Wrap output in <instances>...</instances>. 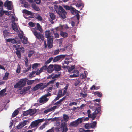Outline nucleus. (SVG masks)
<instances>
[{"label": "nucleus", "instance_id": "nucleus-1", "mask_svg": "<svg viewBox=\"0 0 132 132\" xmlns=\"http://www.w3.org/2000/svg\"><path fill=\"white\" fill-rule=\"evenodd\" d=\"M27 78L24 79H22L14 85V88H18L19 90H21L23 87L25 86L26 82H27V84L28 85H31L34 83V80H28ZM38 80L39 79H36L35 80Z\"/></svg>", "mask_w": 132, "mask_h": 132}, {"label": "nucleus", "instance_id": "nucleus-2", "mask_svg": "<svg viewBox=\"0 0 132 132\" xmlns=\"http://www.w3.org/2000/svg\"><path fill=\"white\" fill-rule=\"evenodd\" d=\"M54 8L56 12L60 17L63 19L66 18L67 13L62 6H60L58 7L57 5H55Z\"/></svg>", "mask_w": 132, "mask_h": 132}, {"label": "nucleus", "instance_id": "nucleus-3", "mask_svg": "<svg viewBox=\"0 0 132 132\" xmlns=\"http://www.w3.org/2000/svg\"><path fill=\"white\" fill-rule=\"evenodd\" d=\"M45 37L47 38V45L49 48H50L53 47L52 42L53 40V37L51 36L50 31L49 30L45 32Z\"/></svg>", "mask_w": 132, "mask_h": 132}, {"label": "nucleus", "instance_id": "nucleus-4", "mask_svg": "<svg viewBox=\"0 0 132 132\" xmlns=\"http://www.w3.org/2000/svg\"><path fill=\"white\" fill-rule=\"evenodd\" d=\"M31 31L38 39L40 41L44 40V36L43 34L40 32L38 33L37 31H36V29L35 28H31Z\"/></svg>", "mask_w": 132, "mask_h": 132}, {"label": "nucleus", "instance_id": "nucleus-5", "mask_svg": "<svg viewBox=\"0 0 132 132\" xmlns=\"http://www.w3.org/2000/svg\"><path fill=\"white\" fill-rule=\"evenodd\" d=\"M67 126V124L63 122L61 123L58 128H55V129L57 131L60 132L62 131V132H66L68 130Z\"/></svg>", "mask_w": 132, "mask_h": 132}, {"label": "nucleus", "instance_id": "nucleus-6", "mask_svg": "<svg viewBox=\"0 0 132 132\" xmlns=\"http://www.w3.org/2000/svg\"><path fill=\"white\" fill-rule=\"evenodd\" d=\"M46 87V83L42 82L36 85L33 87V90L34 91H36L38 89L42 90Z\"/></svg>", "mask_w": 132, "mask_h": 132}, {"label": "nucleus", "instance_id": "nucleus-7", "mask_svg": "<svg viewBox=\"0 0 132 132\" xmlns=\"http://www.w3.org/2000/svg\"><path fill=\"white\" fill-rule=\"evenodd\" d=\"M6 41L11 42L12 44H20V41L18 37L14 38H9L6 39Z\"/></svg>", "mask_w": 132, "mask_h": 132}, {"label": "nucleus", "instance_id": "nucleus-8", "mask_svg": "<svg viewBox=\"0 0 132 132\" xmlns=\"http://www.w3.org/2000/svg\"><path fill=\"white\" fill-rule=\"evenodd\" d=\"M66 55H60L55 57L53 59V61L54 62H55L60 60H62L65 57Z\"/></svg>", "mask_w": 132, "mask_h": 132}, {"label": "nucleus", "instance_id": "nucleus-9", "mask_svg": "<svg viewBox=\"0 0 132 132\" xmlns=\"http://www.w3.org/2000/svg\"><path fill=\"white\" fill-rule=\"evenodd\" d=\"M49 99L46 98L44 95H43L39 100V103L44 104L46 103L48 100Z\"/></svg>", "mask_w": 132, "mask_h": 132}, {"label": "nucleus", "instance_id": "nucleus-10", "mask_svg": "<svg viewBox=\"0 0 132 132\" xmlns=\"http://www.w3.org/2000/svg\"><path fill=\"white\" fill-rule=\"evenodd\" d=\"M13 47L16 50H21V52L22 53H23L24 51V48L23 47L17 44L13 45Z\"/></svg>", "mask_w": 132, "mask_h": 132}, {"label": "nucleus", "instance_id": "nucleus-11", "mask_svg": "<svg viewBox=\"0 0 132 132\" xmlns=\"http://www.w3.org/2000/svg\"><path fill=\"white\" fill-rule=\"evenodd\" d=\"M11 3V1H8L7 2L6 1L4 3V6L5 7H7V9L9 10H11L12 9Z\"/></svg>", "mask_w": 132, "mask_h": 132}, {"label": "nucleus", "instance_id": "nucleus-12", "mask_svg": "<svg viewBox=\"0 0 132 132\" xmlns=\"http://www.w3.org/2000/svg\"><path fill=\"white\" fill-rule=\"evenodd\" d=\"M38 123L37 120H35L32 122L31 123L30 125L29 126V127L31 129L32 128H34L36 127L38 125Z\"/></svg>", "mask_w": 132, "mask_h": 132}, {"label": "nucleus", "instance_id": "nucleus-13", "mask_svg": "<svg viewBox=\"0 0 132 132\" xmlns=\"http://www.w3.org/2000/svg\"><path fill=\"white\" fill-rule=\"evenodd\" d=\"M54 70V65L50 64L47 67V72L49 73H52Z\"/></svg>", "mask_w": 132, "mask_h": 132}, {"label": "nucleus", "instance_id": "nucleus-14", "mask_svg": "<svg viewBox=\"0 0 132 132\" xmlns=\"http://www.w3.org/2000/svg\"><path fill=\"white\" fill-rule=\"evenodd\" d=\"M54 70L55 71H60L61 70V67L59 65L54 64Z\"/></svg>", "mask_w": 132, "mask_h": 132}, {"label": "nucleus", "instance_id": "nucleus-15", "mask_svg": "<svg viewBox=\"0 0 132 132\" xmlns=\"http://www.w3.org/2000/svg\"><path fill=\"white\" fill-rule=\"evenodd\" d=\"M70 11L71 13L73 15L75 14L76 13H78L79 12H80L79 11L77 10L72 6L71 8Z\"/></svg>", "mask_w": 132, "mask_h": 132}, {"label": "nucleus", "instance_id": "nucleus-16", "mask_svg": "<svg viewBox=\"0 0 132 132\" xmlns=\"http://www.w3.org/2000/svg\"><path fill=\"white\" fill-rule=\"evenodd\" d=\"M98 114L97 113L96 111H94L92 114H91L89 117V118H91L92 120H94L95 118L97 116Z\"/></svg>", "mask_w": 132, "mask_h": 132}, {"label": "nucleus", "instance_id": "nucleus-17", "mask_svg": "<svg viewBox=\"0 0 132 132\" xmlns=\"http://www.w3.org/2000/svg\"><path fill=\"white\" fill-rule=\"evenodd\" d=\"M3 33L4 38H6L10 36V33L6 30L3 31Z\"/></svg>", "mask_w": 132, "mask_h": 132}, {"label": "nucleus", "instance_id": "nucleus-18", "mask_svg": "<svg viewBox=\"0 0 132 132\" xmlns=\"http://www.w3.org/2000/svg\"><path fill=\"white\" fill-rule=\"evenodd\" d=\"M29 112V114L30 115H32L35 113L36 110L35 109H31L28 110Z\"/></svg>", "mask_w": 132, "mask_h": 132}, {"label": "nucleus", "instance_id": "nucleus-19", "mask_svg": "<svg viewBox=\"0 0 132 132\" xmlns=\"http://www.w3.org/2000/svg\"><path fill=\"white\" fill-rule=\"evenodd\" d=\"M78 125V123H77L76 120L70 123V126L71 127H76Z\"/></svg>", "mask_w": 132, "mask_h": 132}, {"label": "nucleus", "instance_id": "nucleus-20", "mask_svg": "<svg viewBox=\"0 0 132 132\" xmlns=\"http://www.w3.org/2000/svg\"><path fill=\"white\" fill-rule=\"evenodd\" d=\"M37 28L36 27H35V28L36 29V31L38 30L40 32H42V29L41 26L39 23H37Z\"/></svg>", "mask_w": 132, "mask_h": 132}, {"label": "nucleus", "instance_id": "nucleus-21", "mask_svg": "<svg viewBox=\"0 0 132 132\" xmlns=\"http://www.w3.org/2000/svg\"><path fill=\"white\" fill-rule=\"evenodd\" d=\"M60 34L62 37L64 38L67 37L68 35V34L67 33L64 32L62 31L61 32Z\"/></svg>", "mask_w": 132, "mask_h": 132}, {"label": "nucleus", "instance_id": "nucleus-22", "mask_svg": "<svg viewBox=\"0 0 132 132\" xmlns=\"http://www.w3.org/2000/svg\"><path fill=\"white\" fill-rule=\"evenodd\" d=\"M63 119L65 122H67L69 118V117L68 115L66 114H63Z\"/></svg>", "mask_w": 132, "mask_h": 132}, {"label": "nucleus", "instance_id": "nucleus-23", "mask_svg": "<svg viewBox=\"0 0 132 132\" xmlns=\"http://www.w3.org/2000/svg\"><path fill=\"white\" fill-rule=\"evenodd\" d=\"M22 43L24 44H26L27 43V38L25 37H23L21 39Z\"/></svg>", "mask_w": 132, "mask_h": 132}, {"label": "nucleus", "instance_id": "nucleus-24", "mask_svg": "<svg viewBox=\"0 0 132 132\" xmlns=\"http://www.w3.org/2000/svg\"><path fill=\"white\" fill-rule=\"evenodd\" d=\"M23 13H25L26 14L31 15L32 14V12L29 11L26 9H24L23 11Z\"/></svg>", "mask_w": 132, "mask_h": 132}, {"label": "nucleus", "instance_id": "nucleus-25", "mask_svg": "<svg viewBox=\"0 0 132 132\" xmlns=\"http://www.w3.org/2000/svg\"><path fill=\"white\" fill-rule=\"evenodd\" d=\"M34 52V51L32 50H30L28 52V57H30L33 54Z\"/></svg>", "mask_w": 132, "mask_h": 132}, {"label": "nucleus", "instance_id": "nucleus-26", "mask_svg": "<svg viewBox=\"0 0 132 132\" xmlns=\"http://www.w3.org/2000/svg\"><path fill=\"white\" fill-rule=\"evenodd\" d=\"M21 50H17L16 52V54L18 57L19 58H20L21 57Z\"/></svg>", "mask_w": 132, "mask_h": 132}, {"label": "nucleus", "instance_id": "nucleus-27", "mask_svg": "<svg viewBox=\"0 0 132 132\" xmlns=\"http://www.w3.org/2000/svg\"><path fill=\"white\" fill-rule=\"evenodd\" d=\"M94 95H97L99 97H101L102 96V93L98 91L94 92Z\"/></svg>", "mask_w": 132, "mask_h": 132}, {"label": "nucleus", "instance_id": "nucleus-28", "mask_svg": "<svg viewBox=\"0 0 132 132\" xmlns=\"http://www.w3.org/2000/svg\"><path fill=\"white\" fill-rule=\"evenodd\" d=\"M50 15L51 20H54L55 18V15L53 13L50 12Z\"/></svg>", "mask_w": 132, "mask_h": 132}, {"label": "nucleus", "instance_id": "nucleus-29", "mask_svg": "<svg viewBox=\"0 0 132 132\" xmlns=\"http://www.w3.org/2000/svg\"><path fill=\"white\" fill-rule=\"evenodd\" d=\"M19 113V111L17 110H15L13 112L12 115V117L13 118L16 116Z\"/></svg>", "mask_w": 132, "mask_h": 132}, {"label": "nucleus", "instance_id": "nucleus-30", "mask_svg": "<svg viewBox=\"0 0 132 132\" xmlns=\"http://www.w3.org/2000/svg\"><path fill=\"white\" fill-rule=\"evenodd\" d=\"M9 73L7 72H6L5 73L4 76L3 78V79L4 80H7L8 79Z\"/></svg>", "mask_w": 132, "mask_h": 132}, {"label": "nucleus", "instance_id": "nucleus-31", "mask_svg": "<svg viewBox=\"0 0 132 132\" xmlns=\"http://www.w3.org/2000/svg\"><path fill=\"white\" fill-rule=\"evenodd\" d=\"M64 8L66 9L67 11L70 10L72 6H69L67 5H64L63 6Z\"/></svg>", "mask_w": 132, "mask_h": 132}, {"label": "nucleus", "instance_id": "nucleus-32", "mask_svg": "<svg viewBox=\"0 0 132 132\" xmlns=\"http://www.w3.org/2000/svg\"><path fill=\"white\" fill-rule=\"evenodd\" d=\"M31 88V86H29L27 87H24L23 89L24 90V92L27 93V91H28Z\"/></svg>", "mask_w": 132, "mask_h": 132}, {"label": "nucleus", "instance_id": "nucleus-33", "mask_svg": "<svg viewBox=\"0 0 132 132\" xmlns=\"http://www.w3.org/2000/svg\"><path fill=\"white\" fill-rule=\"evenodd\" d=\"M97 123L96 121H93L92 123L90 124L91 128H94L96 125Z\"/></svg>", "mask_w": 132, "mask_h": 132}, {"label": "nucleus", "instance_id": "nucleus-34", "mask_svg": "<svg viewBox=\"0 0 132 132\" xmlns=\"http://www.w3.org/2000/svg\"><path fill=\"white\" fill-rule=\"evenodd\" d=\"M53 60V57H50L45 62V64H47L50 63V62Z\"/></svg>", "mask_w": 132, "mask_h": 132}, {"label": "nucleus", "instance_id": "nucleus-35", "mask_svg": "<svg viewBox=\"0 0 132 132\" xmlns=\"http://www.w3.org/2000/svg\"><path fill=\"white\" fill-rule=\"evenodd\" d=\"M47 64H45V63H44V66H43L40 69V70H42L43 71V70H47V66L46 65Z\"/></svg>", "mask_w": 132, "mask_h": 132}, {"label": "nucleus", "instance_id": "nucleus-36", "mask_svg": "<svg viewBox=\"0 0 132 132\" xmlns=\"http://www.w3.org/2000/svg\"><path fill=\"white\" fill-rule=\"evenodd\" d=\"M22 123L23 126L24 127L25 125H26L27 123H29V122L28 120H24V121L23 122H21Z\"/></svg>", "mask_w": 132, "mask_h": 132}, {"label": "nucleus", "instance_id": "nucleus-37", "mask_svg": "<svg viewBox=\"0 0 132 132\" xmlns=\"http://www.w3.org/2000/svg\"><path fill=\"white\" fill-rule=\"evenodd\" d=\"M55 80V79H54L50 81L49 82H48L47 83H46V87H47L50 84L53 83Z\"/></svg>", "mask_w": 132, "mask_h": 132}, {"label": "nucleus", "instance_id": "nucleus-38", "mask_svg": "<svg viewBox=\"0 0 132 132\" xmlns=\"http://www.w3.org/2000/svg\"><path fill=\"white\" fill-rule=\"evenodd\" d=\"M82 118L83 117L79 118L77 120H76V121H77V123H78V124L79 123H80L82 122L83 121Z\"/></svg>", "mask_w": 132, "mask_h": 132}, {"label": "nucleus", "instance_id": "nucleus-39", "mask_svg": "<svg viewBox=\"0 0 132 132\" xmlns=\"http://www.w3.org/2000/svg\"><path fill=\"white\" fill-rule=\"evenodd\" d=\"M32 7L36 11H39L40 10L39 8L36 5H32Z\"/></svg>", "mask_w": 132, "mask_h": 132}, {"label": "nucleus", "instance_id": "nucleus-40", "mask_svg": "<svg viewBox=\"0 0 132 132\" xmlns=\"http://www.w3.org/2000/svg\"><path fill=\"white\" fill-rule=\"evenodd\" d=\"M23 127L21 122L20 123L16 126L17 128L20 129L22 128Z\"/></svg>", "mask_w": 132, "mask_h": 132}, {"label": "nucleus", "instance_id": "nucleus-41", "mask_svg": "<svg viewBox=\"0 0 132 132\" xmlns=\"http://www.w3.org/2000/svg\"><path fill=\"white\" fill-rule=\"evenodd\" d=\"M80 132H90L91 131L90 130H85L82 128L80 129L79 130Z\"/></svg>", "mask_w": 132, "mask_h": 132}, {"label": "nucleus", "instance_id": "nucleus-42", "mask_svg": "<svg viewBox=\"0 0 132 132\" xmlns=\"http://www.w3.org/2000/svg\"><path fill=\"white\" fill-rule=\"evenodd\" d=\"M61 102H60V100H59V101L55 103L54 104V105L56 106L57 107H59L61 105Z\"/></svg>", "mask_w": 132, "mask_h": 132}, {"label": "nucleus", "instance_id": "nucleus-43", "mask_svg": "<svg viewBox=\"0 0 132 132\" xmlns=\"http://www.w3.org/2000/svg\"><path fill=\"white\" fill-rule=\"evenodd\" d=\"M85 127L86 129H89L91 128L90 125L88 123H86L85 125Z\"/></svg>", "mask_w": 132, "mask_h": 132}, {"label": "nucleus", "instance_id": "nucleus-44", "mask_svg": "<svg viewBox=\"0 0 132 132\" xmlns=\"http://www.w3.org/2000/svg\"><path fill=\"white\" fill-rule=\"evenodd\" d=\"M60 52L59 49H57L54 51L53 55H57Z\"/></svg>", "mask_w": 132, "mask_h": 132}, {"label": "nucleus", "instance_id": "nucleus-45", "mask_svg": "<svg viewBox=\"0 0 132 132\" xmlns=\"http://www.w3.org/2000/svg\"><path fill=\"white\" fill-rule=\"evenodd\" d=\"M12 27L13 29L16 32H17L18 31V29L17 27V26L16 25L12 26Z\"/></svg>", "mask_w": 132, "mask_h": 132}, {"label": "nucleus", "instance_id": "nucleus-46", "mask_svg": "<svg viewBox=\"0 0 132 132\" xmlns=\"http://www.w3.org/2000/svg\"><path fill=\"white\" fill-rule=\"evenodd\" d=\"M20 67L19 64H18L17 66V69L16 70V72L18 73H20Z\"/></svg>", "mask_w": 132, "mask_h": 132}, {"label": "nucleus", "instance_id": "nucleus-47", "mask_svg": "<svg viewBox=\"0 0 132 132\" xmlns=\"http://www.w3.org/2000/svg\"><path fill=\"white\" fill-rule=\"evenodd\" d=\"M6 88H4L0 91V95H2L4 93L6 92Z\"/></svg>", "mask_w": 132, "mask_h": 132}, {"label": "nucleus", "instance_id": "nucleus-48", "mask_svg": "<svg viewBox=\"0 0 132 132\" xmlns=\"http://www.w3.org/2000/svg\"><path fill=\"white\" fill-rule=\"evenodd\" d=\"M57 96L60 97H61V96H63L62 94V91L61 90H59L58 92V93Z\"/></svg>", "mask_w": 132, "mask_h": 132}, {"label": "nucleus", "instance_id": "nucleus-49", "mask_svg": "<svg viewBox=\"0 0 132 132\" xmlns=\"http://www.w3.org/2000/svg\"><path fill=\"white\" fill-rule=\"evenodd\" d=\"M39 64L36 63L33 64L32 65V68L33 69H34L36 68L38 66Z\"/></svg>", "mask_w": 132, "mask_h": 132}, {"label": "nucleus", "instance_id": "nucleus-50", "mask_svg": "<svg viewBox=\"0 0 132 132\" xmlns=\"http://www.w3.org/2000/svg\"><path fill=\"white\" fill-rule=\"evenodd\" d=\"M29 112L28 111V110L25 111H24L23 113V115L24 116H27L28 115V114H29Z\"/></svg>", "mask_w": 132, "mask_h": 132}, {"label": "nucleus", "instance_id": "nucleus-51", "mask_svg": "<svg viewBox=\"0 0 132 132\" xmlns=\"http://www.w3.org/2000/svg\"><path fill=\"white\" fill-rule=\"evenodd\" d=\"M25 65L26 67L28 66V59L27 57L25 58Z\"/></svg>", "mask_w": 132, "mask_h": 132}, {"label": "nucleus", "instance_id": "nucleus-52", "mask_svg": "<svg viewBox=\"0 0 132 132\" xmlns=\"http://www.w3.org/2000/svg\"><path fill=\"white\" fill-rule=\"evenodd\" d=\"M77 103L76 102H70V103H69V106H71L74 105L76 106L77 105Z\"/></svg>", "mask_w": 132, "mask_h": 132}, {"label": "nucleus", "instance_id": "nucleus-53", "mask_svg": "<svg viewBox=\"0 0 132 132\" xmlns=\"http://www.w3.org/2000/svg\"><path fill=\"white\" fill-rule=\"evenodd\" d=\"M52 31L54 34L55 37V38H57L59 37V34L57 33H55V31L53 29L52 30Z\"/></svg>", "mask_w": 132, "mask_h": 132}, {"label": "nucleus", "instance_id": "nucleus-54", "mask_svg": "<svg viewBox=\"0 0 132 132\" xmlns=\"http://www.w3.org/2000/svg\"><path fill=\"white\" fill-rule=\"evenodd\" d=\"M4 10H3V9L0 10V16H2L4 14Z\"/></svg>", "mask_w": 132, "mask_h": 132}, {"label": "nucleus", "instance_id": "nucleus-55", "mask_svg": "<svg viewBox=\"0 0 132 132\" xmlns=\"http://www.w3.org/2000/svg\"><path fill=\"white\" fill-rule=\"evenodd\" d=\"M55 129L54 127H52L50 129L48 130L46 132H54Z\"/></svg>", "mask_w": 132, "mask_h": 132}, {"label": "nucleus", "instance_id": "nucleus-56", "mask_svg": "<svg viewBox=\"0 0 132 132\" xmlns=\"http://www.w3.org/2000/svg\"><path fill=\"white\" fill-rule=\"evenodd\" d=\"M101 111V108L100 107H98L96 108L95 111H96L97 113L98 114Z\"/></svg>", "mask_w": 132, "mask_h": 132}, {"label": "nucleus", "instance_id": "nucleus-57", "mask_svg": "<svg viewBox=\"0 0 132 132\" xmlns=\"http://www.w3.org/2000/svg\"><path fill=\"white\" fill-rule=\"evenodd\" d=\"M75 66H71L70 67H69L68 70L69 71H71L72 70H73L75 68Z\"/></svg>", "mask_w": 132, "mask_h": 132}, {"label": "nucleus", "instance_id": "nucleus-58", "mask_svg": "<svg viewBox=\"0 0 132 132\" xmlns=\"http://www.w3.org/2000/svg\"><path fill=\"white\" fill-rule=\"evenodd\" d=\"M23 33H20L18 34V36L21 39L23 37Z\"/></svg>", "mask_w": 132, "mask_h": 132}, {"label": "nucleus", "instance_id": "nucleus-59", "mask_svg": "<svg viewBox=\"0 0 132 132\" xmlns=\"http://www.w3.org/2000/svg\"><path fill=\"white\" fill-rule=\"evenodd\" d=\"M60 74H55L54 76H53V77H52V79L57 78L59 77L60 76Z\"/></svg>", "mask_w": 132, "mask_h": 132}, {"label": "nucleus", "instance_id": "nucleus-60", "mask_svg": "<svg viewBox=\"0 0 132 132\" xmlns=\"http://www.w3.org/2000/svg\"><path fill=\"white\" fill-rule=\"evenodd\" d=\"M28 24L29 26L31 27H34L35 26V24L32 22H29L28 23Z\"/></svg>", "mask_w": 132, "mask_h": 132}, {"label": "nucleus", "instance_id": "nucleus-61", "mask_svg": "<svg viewBox=\"0 0 132 132\" xmlns=\"http://www.w3.org/2000/svg\"><path fill=\"white\" fill-rule=\"evenodd\" d=\"M46 124H44L42 125L39 128V129L40 130H41L43 129V128H45Z\"/></svg>", "mask_w": 132, "mask_h": 132}, {"label": "nucleus", "instance_id": "nucleus-62", "mask_svg": "<svg viewBox=\"0 0 132 132\" xmlns=\"http://www.w3.org/2000/svg\"><path fill=\"white\" fill-rule=\"evenodd\" d=\"M44 95L46 98H47L48 97L51 96V93L48 92L46 94L44 95Z\"/></svg>", "mask_w": 132, "mask_h": 132}, {"label": "nucleus", "instance_id": "nucleus-63", "mask_svg": "<svg viewBox=\"0 0 132 132\" xmlns=\"http://www.w3.org/2000/svg\"><path fill=\"white\" fill-rule=\"evenodd\" d=\"M53 85H52L51 87H50L46 90L47 91H48L49 92H51L53 89Z\"/></svg>", "mask_w": 132, "mask_h": 132}, {"label": "nucleus", "instance_id": "nucleus-64", "mask_svg": "<svg viewBox=\"0 0 132 132\" xmlns=\"http://www.w3.org/2000/svg\"><path fill=\"white\" fill-rule=\"evenodd\" d=\"M3 2L0 1V9H3Z\"/></svg>", "mask_w": 132, "mask_h": 132}]
</instances>
